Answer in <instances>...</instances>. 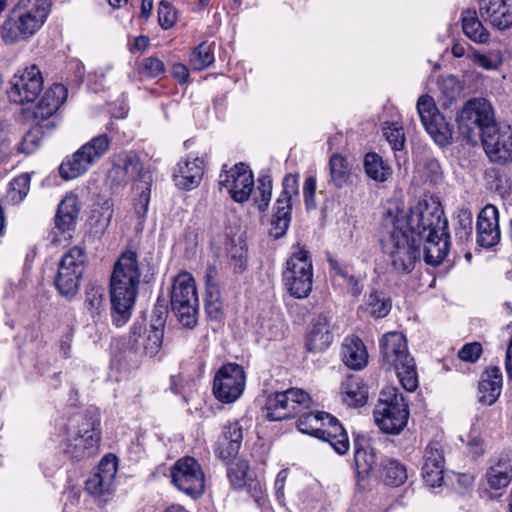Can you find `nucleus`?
I'll return each mask as SVG.
<instances>
[{
  "label": "nucleus",
  "instance_id": "obj_1",
  "mask_svg": "<svg viewBox=\"0 0 512 512\" xmlns=\"http://www.w3.org/2000/svg\"><path fill=\"white\" fill-rule=\"evenodd\" d=\"M388 203H395L398 208L400 229L406 230L410 236H415L423 244V259L426 264L437 266L445 259L448 253L447 220L443 218V210L436 202L419 201L415 206L406 210L404 204L397 199Z\"/></svg>",
  "mask_w": 512,
  "mask_h": 512
},
{
  "label": "nucleus",
  "instance_id": "obj_2",
  "mask_svg": "<svg viewBox=\"0 0 512 512\" xmlns=\"http://www.w3.org/2000/svg\"><path fill=\"white\" fill-rule=\"evenodd\" d=\"M395 203L384 207L382 220L381 247L388 258L391 269L398 274L412 272L421 259L422 243L415 236H410L406 230L400 229Z\"/></svg>",
  "mask_w": 512,
  "mask_h": 512
},
{
  "label": "nucleus",
  "instance_id": "obj_3",
  "mask_svg": "<svg viewBox=\"0 0 512 512\" xmlns=\"http://www.w3.org/2000/svg\"><path fill=\"white\" fill-rule=\"evenodd\" d=\"M140 266L137 254L125 251L114 264L110 280V295L113 309V322L123 326L131 316L140 283Z\"/></svg>",
  "mask_w": 512,
  "mask_h": 512
},
{
  "label": "nucleus",
  "instance_id": "obj_4",
  "mask_svg": "<svg viewBox=\"0 0 512 512\" xmlns=\"http://www.w3.org/2000/svg\"><path fill=\"white\" fill-rule=\"evenodd\" d=\"M49 0H18L1 26V38L15 44L33 36L50 13Z\"/></svg>",
  "mask_w": 512,
  "mask_h": 512
},
{
  "label": "nucleus",
  "instance_id": "obj_5",
  "mask_svg": "<svg viewBox=\"0 0 512 512\" xmlns=\"http://www.w3.org/2000/svg\"><path fill=\"white\" fill-rule=\"evenodd\" d=\"M171 307L179 323L192 329L197 325L199 299L194 278L188 272H180L171 288Z\"/></svg>",
  "mask_w": 512,
  "mask_h": 512
},
{
  "label": "nucleus",
  "instance_id": "obj_6",
  "mask_svg": "<svg viewBox=\"0 0 512 512\" xmlns=\"http://www.w3.org/2000/svg\"><path fill=\"white\" fill-rule=\"evenodd\" d=\"M409 411L402 394L395 387H385L374 410L378 427L387 434H399L407 425Z\"/></svg>",
  "mask_w": 512,
  "mask_h": 512
},
{
  "label": "nucleus",
  "instance_id": "obj_7",
  "mask_svg": "<svg viewBox=\"0 0 512 512\" xmlns=\"http://www.w3.org/2000/svg\"><path fill=\"white\" fill-rule=\"evenodd\" d=\"M110 144L111 139L107 134L93 137L62 161L59 167L60 176L65 180H72L85 174L107 153Z\"/></svg>",
  "mask_w": 512,
  "mask_h": 512
},
{
  "label": "nucleus",
  "instance_id": "obj_8",
  "mask_svg": "<svg viewBox=\"0 0 512 512\" xmlns=\"http://www.w3.org/2000/svg\"><path fill=\"white\" fill-rule=\"evenodd\" d=\"M283 280L290 295L295 298H307L312 291V260L308 252L299 245L293 247V251L287 259Z\"/></svg>",
  "mask_w": 512,
  "mask_h": 512
},
{
  "label": "nucleus",
  "instance_id": "obj_9",
  "mask_svg": "<svg viewBox=\"0 0 512 512\" xmlns=\"http://www.w3.org/2000/svg\"><path fill=\"white\" fill-rule=\"evenodd\" d=\"M100 439L99 423L92 418H84L69 432L63 451L72 460H86L98 454Z\"/></svg>",
  "mask_w": 512,
  "mask_h": 512
},
{
  "label": "nucleus",
  "instance_id": "obj_10",
  "mask_svg": "<svg viewBox=\"0 0 512 512\" xmlns=\"http://www.w3.org/2000/svg\"><path fill=\"white\" fill-rule=\"evenodd\" d=\"M460 133L470 142H475L476 136L497 123L491 104L485 99L469 100L458 115Z\"/></svg>",
  "mask_w": 512,
  "mask_h": 512
},
{
  "label": "nucleus",
  "instance_id": "obj_11",
  "mask_svg": "<svg viewBox=\"0 0 512 512\" xmlns=\"http://www.w3.org/2000/svg\"><path fill=\"white\" fill-rule=\"evenodd\" d=\"M85 261V253L79 247L71 248L62 256L55 278V286L62 296L72 298L77 294Z\"/></svg>",
  "mask_w": 512,
  "mask_h": 512
},
{
  "label": "nucleus",
  "instance_id": "obj_12",
  "mask_svg": "<svg viewBox=\"0 0 512 512\" xmlns=\"http://www.w3.org/2000/svg\"><path fill=\"white\" fill-rule=\"evenodd\" d=\"M312 403L308 393L299 388L277 392L266 402L267 418L271 421L288 419L310 409Z\"/></svg>",
  "mask_w": 512,
  "mask_h": 512
},
{
  "label": "nucleus",
  "instance_id": "obj_13",
  "mask_svg": "<svg viewBox=\"0 0 512 512\" xmlns=\"http://www.w3.org/2000/svg\"><path fill=\"white\" fill-rule=\"evenodd\" d=\"M171 478L178 490L191 497H199L204 492V473L200 464L192 457L177 460L171 468Z\"/></svg>",
  "mask_w": 512,
  "mask_h": 512
},
{
  "label": "nucleus",
  "instance_id": "obj_14",
  "mask_svg": "<svg viewBox=\"0 0 512 512\" xmlns=\"http://www.w3.org/2000/svg\"><path fill=\"white\" fill-rule=\"evenodd\" d=\"M245 383L244 369L238 364L227 363L215 374L213 393L219 401L232 403L242 395Z\"/></svg>",
  "mask_w": 512,
  "mask_h": 512
},
{
  "label": "nucleus",
  "instance_id": "obj_15",
  "mask_svg": "<svg viewBox=\"0 0 512 512\" xmlns=\"http://www.w3.org/2000/svg\"><path fill=\"white\" fill-rule=\"evenodd\" d=\"M164 320L159 317L149 329L143 323H135L130 331L128 346L137 355L155 356L162 347Z\"/></svg>",
  "mask_w": 512,
  "mask_h": 512
},
{
  "label": "nucleus",
  "instance_id": "obj_16",
  "mask_svg": "<svg viewBox=\"0 0 512 512\" xmlns=\"http://www.w3.org/2000/svg\"><path fill=\"white\" fill-rule=\"evenodd\" d=\"M417 112L427 133L439 145H445L452 138V131L443 115L438 111L434 99L422 95L417 101Z\"/></svg>",
  "mask_w": 512,
  "mask_h": 512
},
{
  "label": "nucleus",
  "instance_id": "obj_17",
  "mask_svg": "<svg viewBox=\"0 0 512 512\" xmlns=\"http://www.w3.org/2000/svg\"><path fill=\"white\" fill-rule=\"evenodd\" d=\"M484 150L492 162L506 164L512 161V130L505 124L486 128L481 135Z\"/></svg>",
  "mask_w": 512,
  "mask_h": 512
},
{
  "label": "nucleus",
  "instance_id": "obj_18",
  "mask_svg": "<svg viewBox=\"0 0 512 512\" xmlns=\"http://www.w3.org/2000/svg\"><path fill=\"white\" fill-rule=\"evenodd\" d=\"M8 91L9 99L17 104L33 102L43 89V77L36 65L26 67L15 74Z\"/></svg>",
  "mask_w": 512,
  "mask_h": 512
},
{
  "label": "nucleus",
  "instance_id": "obj_19",
  "mask_svg": "<svg viewBox=\"0 0 512 512\" xmlns=\"http://www.w3.org/2000/svg\"><path fill=\"white\" fill-rule=\"evenodd\" d=\"M107 178L111 185L115 187L124 186L137 179L147 181L143 164L139 156L133 151H123L114 155Z\"/></svg>",
  "mask_w": 512,
  "mask_h": 512
},
{
  "label": "nucleus",
  "instance_id": "obj_20",
  "mask_svg": "<svg viewBox=\"0 0 512 512\" xmlns=\"http://www.w3.org/2000/svg\"><path fill=\"white\" fill-rule=\"evenodd\" d=\"M219 186L226 188L235 202L243 203L249 199L253 190V174L243 163L236 164L220 174Z\"/></svg>",
  "mask_w": 512,
  "mask_h": 512
},
{
  "label": "nucleus",
  "instance_id": "obj_21",
  "mask_svg": "<svg viewBox=\"0 0 512 512\" xmlns=\"http://www.w3.org/2000/svg\"><path fill=\"white\" fill-rule=\"evenodd\" d=\"M298 195V177L287 175L283 180V191L276 201V212L272 219L271 234L279 238L286 233L291 221V199Z\"/></svg>",
  "mask_w": 512,
  "mask_h": 512
},
{
  "label": "nucleus",
  "instance_id": "obj_22",
  "mask_svg": "<svg viewBox=\"0 0 512 512\" xmlns=\"http://www.w3.org/2000/svg\"><path fill=\"white\" fill-rule=\"evenodd\" d=\"M501 239L499 211L492 205H486L478 214L476 222V242L484 248L496 246Z\"/></svg>",
  "mask_w": 512,
  "mask_h": 512
},
{
  "label": "nucleus",
  "instance_id": "obj_23",
  "mask_svg": "<svg viewBox=\"0 0 512 512\" xmlns=\"http://www.w3.org/2000/svg\"><path fill=\"white\" fill-rule=\"evenodd\" d=\"M480 17L494 28L512 27V0H478Z\"/></svg>",
  "mask_w": 512,
  "mask_h": 512
},
{
  "label": "nucleus",
  "instance_id": "obj_24",
  "mask_svg": "<svg viewBox=\"0 0 512 512\" xmlns=\"http://www.w3.org/2000/svg\"><path fill=\"white\" fill-rule=\"evenodd\" d=\"M117 474V463L114 457L105 456L97 466L95 473L86 481V490L95 496L109 493Z\"/></svg>",
  "mask_w": 512,
  "mask_h": 512
},
{
  "label": "nucleus",
  "instance_id": "obj_25",
  "mask_svg": "<svg viewBox=\"0 0 512 512\" xmlns=\"http://www.w3.org/2000/svg\"><path fill=\"white\" fill-rule=\"evenodd\" d=\"M424 463L422 466V475L425 482L431 486H440L443 481L444 472V452L439 442H430L424 452Z\"/></svg>",
  "mask_w": 512,
  "mask_h": 512
},
{
  "label": "nucleus",
  "instance_id": "obj_26",
  "mask_svg": "<svg viewBox=\"0 0 512 512\" xmlns=\"http://www.w3.org/2000/svg\"><path fill=\"white\" fill-rule=\"evenodd\" d=\"M380 350L383 365L392 367L411 358L408 352L407 341L401 332H388L380 341Z\"/></svg>",
  "mask_w": 512,
  "mask_h": 512
},
{
  "label": "nucleus",
  "instance_id": "obj_27",
  "mask_svg": "<svg viewBox=\"0 0 512 512\" xmlns=\"http://www.w3.org/2000/svg\"><path fill=\"white\" fill-rule=\"evenodd\" d=\"M203 174V159L196 156H188L177 164L174 169L173 180L180 189L191 190L200 184Z\"/></svg>",
  "mask_w": 512,
  "mask_h": 512
},
{
  "label": "nucleus",
  "instance_id": "obj_28",
  "mask_svg": "<svg viewBox=\"0 0 512 512\" xmlns=\"http://www.w3.org/2000/svg\"><path fill=\"white\" fill-rule=\"evenodd\" d=\"M243 427L238 421L230 422L223 427V435L218 441L217 455L224 461L234 458L241 447Z\"/></svg>",
  "mask_w": 512,
  "mask_h": 512
},
{
  "label": "nucleus",
  "instance_id": "obj_29",
  "mask_svg": "<svg viewBox=\"0 0 512 512\" xmlns=\"http://www.w3.org/2000/svg\"><path fill=\"white\" fill-rule=\"evenodd\" d=\"M333 341L331 324L326 316L319 315L312 321L311 330L307 337V349L310 352H320L327 349Z\"/></svg>",
  "mask_w": 512,
  "mask_h": 512
},
{
  "label": "nucleus",
  "instance_id": "obj_30",
  "mask_svg": "<svg viewBox=\"0 0 512 512\" xmlns=\"http://www.w3.org/2000/svg\"><path fill=\"white\" fill-rule=\"evenodd\" d=\"M502 373L496 366L487 368L479 382V401L485 405L494 404L501 394Z\"/></svg>",
  "mask_w": 512,
  "mask_h": 512
},
{
  "label": "nucleus",
  "instance_id": "obj_31",
  "mask_svg": "<svg viewBox=\"0 0 512 512\" xmlns=\"http://www.w3.org/2000/svg\"><path fill=\"white\" fill-rule=\"evenodd\" d=\"M330 444L340 455L345 454L349 449V439L345 429L332 415H326L325 426L321 428L318 436Z\"/></svg>",
  "mask_w": 512,
  "mask_h": 512
},
{
  "label": "nucleus",
  "instance_id": "obj_32",
  "mask_svg": "<svg viewBox=\"0 0 512 512\" xmlns=\"http://www.w3.org/2000/svg\"><path fill=\"white\" fill-rule=\"evenodd\" d=\"M330 183L337 189L352 183L353 163L340 153H333L328 163Z\"/></svg>",
  "mask_w": 512,
  "mask_h": 512
},
{
  "label": "nucleus",
  "instance_id": "obj_33",
  "mask_svg": "<svg viewBox=\"0 0 512 512\" xmlns=\"http://www.w3.org/2000/svg\"><path fill=\"white\" fill-rule=\"evenodd\" d=\"M342 360L353 370H361L368 363V352L358 337H348L342 344Z\"/></svg>",
  "mask_w": 512,
  "mask_h": 512
},
{
  "label": "nucleus",
  "instance_id": "obj_34",
  "mask_svg": "<svg viewBox=\"0 0 512 512\" xmlns=\"http://www.w3.org/2000/svg\"><path fill=\"white\" fill-rule=\"evenodd\" d=\"M485 479L491 489L507 487L512 481V458L502 457L491 464L486 471Z\"/></svg>",
  "mask_w": 512,
  "mask_h": 512
},
{
  "label": "nucleus",
  "instance_id": "obj_35",
  "mask_svg": "<svg viewBox=\"0 0 512 512\" xmlns=\"http://www.w3.org/2000/svg\"><path fill=\"white\" fill-rule=\"evenodd\" d=\"M341 397L348 406H363L368 398V390L359 377L350 376L341 385Z\"/></svg>",
  "mask_w": 512,
  "mask_h": 512
},
{
  "label": "nucleus",
  "instance_id": "obj_36",
  "mask_svg": "<svg viewBox=\"0 0 512 512\" xmlns=\"http://www.w3.org/2000/svg\"><path fill=\"white\" fill-rule=\"evenodd\" d=\"M78 212L77 197L73 194L67 195L58 205L55 218L56 227L62 232L72 230L75 227Z\"/></svg>",
  "mask_w": 512,
  "mask_h": 512
},
{
  "label": "nucleus",
  "instance_id": "obj_37",
  "mask_svg": "<svg viewBox=\"0 0 512 512\" xmlns=\"http://www.w3.org/2000/svg\"><path fill=\"white\" fill-rule=\"evenodd\" d=\"M461 20L463 32L469 39L476 43H486L489 40L490 34L479 20L476 10H465Z\"/></svg>",
  "mask_w": 512,
  "mask_h": 512
},
{
  "label": "nucleus",
  "instance_id": "obj_38",
  "mask_svg": "<svg viewBox=\"0 0 512 512\" xmlns=\"http://www.w3.org/2000/svg\"><path fill=\"white\" fill-rule=\"evenodd\" d=\"M330 265L333 271V283L338 286H343L353 296H359L362 292V286L359 278L351 274L350 268L339 264L335 260H331Z\"/></svg>",
  "mask_w": 512,
  "mask_h": 512
},
{
  "label": "nucleus",
  "instance_id": "obj_39",
  "mask_svg": "<svg viewBox=\"0 0 512 512\" xmlns=\"http://www.w3.org/2000/svg\"><path fill=\"white\" fill-rule=\"evenodd\" d=\"M406 467L397 460L387 459L382 462L380 478L389 486L398 487L407 480Z\"/></svg>",
  "mask_w": 512,
  "mask_h": 512
},
{
  "label": "nucleus",
  "instance_id": "obj_40",
  "mask_svg": "<svg viewBox=\"0 0 512 512\" xmlns=\"http://www.w3.org/2000/svg\"><path fill=\"white\" fill-rule=\"evenodd\" d=\"M354 460L358 476L365 477L369 475L376 464L374 449L368 443L362 445L359 441H356Z\"/></svg>",
  "mask_w": 512,
  "mask_h": 512
},
{
  "label": "nucleus",
  "instance_id": "obj_41",
  "mask_svg": "<svg viewBox=\"0 0 512 512\" xmlns=\"http://www.w3.org/2000/svg\"><path fill=\"white\" fill-rule=\"evenodd\" d=\"M364 171L367 177L376 182H385L392 173L391 167L377 153L366 154Z\"/></svg>",
  "mask_w": 512,
  "mask_h": 512
},
{
  "label": "nucleus",
  "instance_id": "obj_42",
  "mask_svg": "<svg viewBox=\"0 0 512 512\" xmlns=\"http://www.w3.org/2000/svg\"><path fill=\"white\" fill-rule=\"evenodd\" d=\"M326 415H328V413L319 411L307 412V410H303L296 415L298 416V429L304 434L318 438L321 428L325 426Z\"/></svg>",
  "mask_w": 512,
  "mask_h": 512
},
{
  "label": "nucleus",
  "instance_id": "obj_43",
  "mask_svg": "<svg viewBox=\"0 0 512 512\" xmlns=\"http://www.w3.org/2000/svg\"><path fill=\"white\" fill-rule=\"evenodd\" d=\"M391 368L395 369L399 382L406 391L413 392L417 389L419 384L418 374L412 357L399 363V365H393Z\"/></svg>",
  "mask_w": 512,
  "mask_h": 512
},
{
  "label": "nucleus",
  "instance_id": "obj_44",
  "mask_svg": "<svg viewBox=\"0 0 512 512\" xmlns=\"http://www.w3.org/2000/svg\"><path fill=\"white\" fill-rule=\"evenodd\" d=\"M110 201H105L99 210H94L89 219L91 232L95 236H101L105 233L113 217V207Z\"/></svg>",
  "mask_w": 512,
  "mask_h": 512
},
{
  "label": "nucleus",
  "instance_id": "obj_45",
  "mask_svg": "<svg viewBox=\"0 0 512 512\" xmlns=\"http://www.w3.org/2000/svg\"><path fill=\"white\" fill-rule=\"evenodd\" d=\"M52 106L53 105H50L40 99L33 107L30 117L36 126H40L48 130L53 129L56 126V113L58 110Z\"/></svg>",
  "mask_w": 512,
  "mask_h": 512
},
{
  "label": "nucleus",
  "instance_id": "obj_46",
  "mask_svg": "<svg viewBox=\"0 0 512 512\" xmlns=\"http://www.w3.org/2000/svg\"><path fill=\"white\" fill-rule=\"evenodd\" d=\"M85 307L92 317L100 316L105 311V288L90 284L86 290Z\"/></svg>",
  "mask_w": 512,
  "mask_h": 512
},
{
  "label": "nucleus",
  "instance_id": "obj_47",
  "mask_svg": "<svg viewBox=\"0 0 512 512\" xmlns=\"http://www.w3.org/2000/svg\"><path fill=\"white\" fill-rule=\"evenodd\" d=\"M391 302L378 292H372L366 300V311L374 318H383L389 314Z\"/></svg>",
  "mask_w": 512,
  "mask_h": 512
},
{
  "label": "nucleus",
  "instance_id": "obj_48",
  "mask_svg": "<svg viewBox=\"0 0 512 512\" xmlns=\"http://www.w3.org/2000/svg\"><path fill=\"white\" fill-rule=\"evenodd\" d=\"M205 309L212 320H220L223 315V305L217 285H210L206 289Z\"/></svg>",
  "mask_w": 512,
  "mask_h": 512
},
{
  "label": "nucleus",
  "instance_id": "obj_49",
  "mask_svg": "<svg viewBox=\"0 0 512 512\" xmlns=\"http://www.w3.org/2000/svg\"><path fill=\"white\" fill-rule=\"evenodd\" d=\"M214 62V55L210 45L206 42L198 45L190 56V65L194 70L201 71Z\"/></svg>",
  "mask_w": 512,
  "mask_h": 512
},
{
  "label": "nucleus",
  "instance_id": "obj_50",
  "mask_svg": "<svg viewBox=\"0 0 512 512\" xmlns=\"http://www.w3.org/2000/svg\"><path fill=\"white\" fill-rule=\"evenodd\" d=\"M30 190V176L21 174L15 177L10 183L7 198L14 204L20 203Z\"/></svg>",
  "mask_w": 512,
  "mask_h": 512
},
{
  "label": "nucleus",
  "instance_id": "obj_51",
  "mask_svg": "<svg viewBox=\"0 0 512 512\" xmlns=\"http://www.w3.org/2000/svg\"><path fill=\"white\" fill-rule=\"evenodd\" d=\"M228 477L234 488H242L246 484L247 480L250 479L248 462L245 460H238L237 462L232 463L228 468Z\"/></svg>",
  "mask_w": 512,
  "mask_h": 512
},
{
  "label": "nucleus",
  "instance_id": "obj_52",
  "mask_svg": "<svg viewBox=\"0 0 512 512\" xmlns=\"http://www.w3.org/2000/svg\"><path fill=\"white\" fill-rule=\"evenodd\" d=\"M67 94V88L62 84L56 83L47 88L40 99L50 105H53V108L59 110L65 102Z\"/></svg>",
  "mask_w": 512,
  "mask_h": 512
},
{
  "label": "nucleus",
  "instance_id": "obj_53",
  "mask_svg": "<svg viewBox=\"0 0 512 512\" xmlns=\"http://www.w3.org/2000/svg\"><path fill=\"white\" fill-rule=\"evenodd\" d=\"M471 61L485 70H496L502 63V55L497 50L490 51L487 54L474 52L471 55Z\"/></svg>",
  "mask_w": 512,
  "mask_h": 512
},
{
  "label": "nucleus",
  "instance_id": "obj_54",
  "mask_svg": "<svg viewBox=\"0 0 512 512\" xmlns=\"http://www.w3.org/2000/svg\"><path fill=\"white\" fill-rule=\"evenodd\" d=\"M272 195V180L269 176L259 178L255 202L259 210L264 211L269 205Z\"/></svg>",
  "mask_w": 512,
  "mask_h": 512
},
{
  "label": "nucleus",
  "instance_id": "obj_55",
  "mask_svg": "<svg viewBox=\"0 0 512 512\" xmlns=\"http://www.w3.org/2000/svg\"><path fill=\"white\" fill-rule=\"evenodd\" d=\"M472 214L469 210H461L457 216L455 235L461 241L465 242L472 236L473 229Z\"/></svg>",
  "mask_w": 512,
  "mask_h": 512
},
{
  "label": "nucleus",
  "instance_id": "obj_56",
  "mask_svg": "<svg viewBox=\"0 0 512 512\" xmlns=\"http://www.w3.org/2000/svg\"><path fill=\"white\" fill-rule=\"evenodd\" d=\"M43 127L36 126L28 131L23 137L18 146V150L24 154H31L38 149L42 139Z\"/></svg>",
  "mask_w": 512,
  "mask_h": 512
},
{
  "label": "nucleus",
  "instance_id": "obj_57",
  "mask_svg": "<svg viewBox=\"0 0 512 512\" xmlns=\"http://www.w3.org/2000/svg\"><path fill=\"white\" fill-rule=\"evenodd\" d=\"M165 72L164 63L157 57L144 58L140 64L139 74L146 78H155Z\"/></svg>",
  "mask_w": 512,
  "mask_h": 512
},
{
  "label": "nucleus",
  "instance_id": "obj_58",
  "mask_svg": "<svg viewBox=\"0 0 512 512\" xmlns=\"http://www.w3.org/2000/svg\"><path fill=\"white\" fill-rule=\"evenodd\" d=\"M177 15L173 6L162 0L158 6V22L162 29L168 30L176 23Z\"/></svg>",
  "mask_w": 512,
  "mask_h": 512
},
{
  "label": "nucleus",
  "instance_id": "obj_59",
  "mask_svg": "<svg viewBox=\"0 0 512 512\" xmlns=\"http://www.w3.org/2000/svg\"><path fill=\"white\" fill-rule=\"evenodd\" d=\"M384 136L393 150H401L404 147L405 136L403 128L395 123L387 124L384 128Z\"/></svg>",
  "mask_w": 512,
  "mask_h": 512
},
{
  "label": "nucleus",
  "instance_id": "obj_60",
  "mask_svg": "<svg viewBox=\"0 0 512 512\" xmlns=\"http://www.w3.org/2000/svg\"><path fill=\"white\" fill-rule=\"evenodd\" d=\"M139 189L141 191L138 198L134 201L133 207L138 219L143 220L148 211V205L150 201V189L148 187V181H145V184Z\"/></svg>",
  "mask_w": 512,
  "mask_h": 512
},
{
  "label": "nucleus",
  "instance_id": "obj_61",
  "mask_svg": "<svg viewBox=\"0 0 512 512\" xmlns=\"http://www.w3.org/2000/svg\"><path fill=\"white\" fill-rule=\"evenodd\" d=\"M482 353V346L479 342L465 344L458 352V357L465 362H476Z\"/></svg>",
  "mask_w": 512,
  "mask_h": 512
},
{
  "label": "nucleus",
  "instance_id": "obj_62",
  "mask_svg": "<svg viewBox=\"0 0 512 512\" xmlns=\"http://www.w3.org/2000/svg\"><path fill=\"white\" fill-rule=\"evenodd\" d=\"M441 89L444 94L453 99L462 91V85L455 76L449 75L443 78Z\"/></svg>",
  "mask_w": 512,
  "mask_h": 512
},
{
  "label": "nucleus",
  "instance_id": "obj_63",
  "mask_svg": "<svg viewBox=\"0 0 512 512\" xmlns=\"http://www.w3.org/2000/svg\"><path fill=\"white\" fill-rule=\"evenodd\" d=\"M316 192V179L314 177H307L303 185V196L307 209L316 207L315 201Z\"/></svg>",
  "mask_w": 512,
  "mask_h": 512
},
{
  "label": "nucleus",
  "instance_id": "obj_64",
  "mask_svg": "<svg viewBox=\"0 0 512 512\" xmlns=\"http://www.w3.org/2000/svg\"><path fill=\"white\" fill-rule=\"evenodd\" d=\"M10 142V125L7 123H0V159L8 154Z\"/></svg>",
  "mask_w": 512,
  "mask_h": 512
}]
</instances>
